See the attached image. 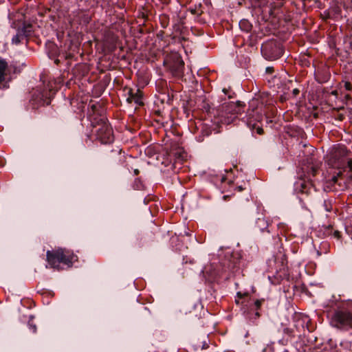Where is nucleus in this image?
Listing matches in <instances>:
<instances>
[{"instance_id":"17","label":"nucleus","mask_w":352,"mask_h":352,"mask_svg":"<svg viewBox=\"0 0 352 352\" xmlns=\"http://www.w3.org/2000/svg\"><path fill=\"white\" fill-rule=\"evenodd\" d=\"M342 175L343 173L342 171L338 172L336 175L332 177V178L328 182V183H332L333 184L337 183L338 177H340Z\"/></svg>"},{"instance_id":"4","label":"nucleus","mask_w":352,"mask_h":352,"mask_svg":"<svg viewBox=\"0 0 352 352\" xmlns=\"http://www.w3.org/2000/svg\"><path fill=\"white\" fill-rule=\"evenodd\" d=\"M261 52L266 59L273 60L278 59L282 56L283 50L278 42L269 41L263 44Z\"/></svg>"},{"instance_id":"32","label":"nucleus","mask_w":352,"mask_h":352,"mask_svg":"<svg viewBox=\"0 0 352 352\" xmlns=\"http://www.w3.org/2000/svg\"><path fill=\"white\" fill-rule=\"evenodd\" d=\"M134 173H135L136 175H138V174H139V170H137V169H135V170H134Z\"/></svg>"},{"instance_id":"26","label":"nucleus","mask_w":352,"mask_h":352,"mask_svg":"<svg viewBox=\"0 0 352 352\" xmlns=\"http://www.w3.org/2000/svg\"><path fill=\"white\" fill-rule=\"evenodd\" d=\"M299 90L298 89H294L293 91H292V94L294 95V96H296L297 95H298L299 94Z\"/></svg>"},{"instance_id":"25","label":"nucleus","mask_w":352,"mask_h":352,"mask_svg":"<svg viewBox=\"0 0 352 352\" xmlns=\"http://www.w3.org/2000/svg\"><path fill=\"white\" fill-rule=\"evenodd\" d=\"M274 72V68L273 67H267L266 68V72L268 73V74H272V72Z\"/></svg>"},{"instance_id":"14","label":"nucleus","mask_w":352,"mask_h":352,"mask_svg":"<svg viewBox=\"0 0 352 352\" xmlns=\"http://www.w3.org/2000/svg\"><path fill=\"white\" fill-rule=\"evenodd\" d=\"M327 234L330 235V234H332L333 235V236L335 238H336L337 239H341V234H340V232L338 230H335L332 233V226H329L327 228Z\"/></svg>"},{"instance_id":"22","label":"nucleus","mask_w":352,"mask_h":352,"mask_svg":"<svg viewBox=\"0 0 352 352\" xmlns=\"http://www.w3.org/2000/svg\"><path fill=\"white\" fill-rule=\"evenodd\" d=\"M256 132L259 135H262L264 133L263 129L260 126L256 127Z\"/></svg>"},{"instance_id":"7","label":"nucleus","mask_w":352,"mask_h":352,"mask_svg":"<svg viewBox=\"0 0 352 352\" xmlns=\"http://www.w3.org/2000/svg\"><path fill=\"white\" fill-rule=\"evenodd\" d=\"M204 307L199 302L190 303L185 309V314L190 319H196L201 317V312Z\"/></svg>"},{"instance_id":"23","label":"nucleus","mask_w":352,"mask_h":352,"mask_svg":"<svg viewBox=\"0 0 352 352\" xmlns=\"http://www.w3.org/2000/svg\"><path fill=\"white\" fill-rule=\"evenodd\" d=\"M344 116L342 113L338 114L337 118H336V119L340 121H342L344 120Z\"/></svg>"},{"instance_id":"27","label":"nucleus","mask_w":352,"mask_h":352,"mask_svg":"<svg viewBox=\"0 0 352 352\" xmlns=\"http://www.w3.org/2000/svg\"><path fill=\"white\" fill-rule=\"evenodd\" d=\"M91 110L95 113V111H96V109H97V106L96 104H92L91 106Z\"/></svg>"},{"instance_id":"2","label":"nucleus","mask_w":352,"mask_h":352,"mask_svg":"<svg viewBox=\"0 0 352 352\" xmlns=\"http://www.w3.org/2000/svg\"><path fill=\"white\" fill-rule=\"evenodd\" d=\"M349 151L344 146H337L333 148L327 155L328 164L332 167L342 168L345 163V158Z\"/></svg>"},{"instance_id":"16","label":"nucleus","mask_w":352,"mask_h":352,"mask_svg":"<svg viewBox=\"0 0 352 352\" xmlns=\"http://www.w3.org/2000/svg\"><path fill=\"white\" fill-rule=\"evenodd\" d=\"M23 38H24L23 36L18 30L16 35H15L12 38V42L15 44H19L21 42V40L23 39Z\"/></svg>"},{"instance_id":"8","label":"nucleus","mask_w":352,"mask_h":352,"mask_svg":"<svg viewBox=\"0 0 352 352\" xmlns=\"http://www.w3.org/2000/svg\"><path fill=\"white\" fill-rule=\"evenodd\" d=\"M91 126L94 128L96 127H102V125L109 124L107 123V120L104 116L101 115H94V116L91 118Z\"/></svg>"},{"instance_id":"12","label":"nucleus","mask_w":352,"mask_h":352,"mask_svg":"<svg viewBox=\"0 0 352 352\" xmlns=\"http://www.w3.org/2000/svg\"><path fill=\"white\" fill-rule=\"evenodd\" d=\"M142 98V92L140 90H138L135 94H133L131 91H130V97L128 98V100L131 102V100H134L135 103L142 105L143 102L141 101Z\"/></svg>"},{"instance_id":"33","label":"nucleus","mask_w":352,"mask_h":352,"mask_svg":"<svg viewBox=\"0 0 352 352\" xmlns=\"http://www.w3.org/2000/svg\"><path fill=\"white\" fill-rule=\"evenodd\" d=\"M345 98H346V99H351V96H350L349 95H346Z\"/></svg>"},{"instance_id":"5","label":"nucleus","mask_w":352,"mask_h":352,"mask_svg":"<svg viewBox=\"0 0 352 352\" xmlns=\"http://www.w3.org/2000/svg\"><path fill=\"white\" fill-rule=\"evenodd\" d=\"M47 261L53 268H59L60 263L69 265L72 263L71 258L66 256L63 250L58 249L55 251H47Z\"/></svg>"},{"instance_id":"11","label":"nucleus","mask_w":352,"mask_h":352,"mask_svg":"<svg viewBox=\"0 0 352 352\" xmlns=\"http://www.w3.org/2000/svg\"><path fill=\"white\" fill-rule=\"evenodd\" d=\"M7 68V62L4 60H0V83L5 80L6 71Z\"/></svg>"},{"instance_id":"28","label":"nucleus","mask_w":352,"mask_h":352,"mask_svg":"<svg viewBox=\"0 0 352 352\" xmlns=\"http://www.w3.org/2000/svg\"><path fill=\"white\" fill-rule=\"evenodd\" d=\"M255 316H256V318H259L261 316V314H260V313L258 311H256L255 312Z\"/></svg>"},{"instance_id":"1","label":"nucleus","mask_w":352,"mask_h":352,"mask_svg":"<svg viewBox=\"0 0 352 352\" xmlns=\"http://www.w3.org/2000/svg\"><path fill=\"white\" fill-rule=\"evenodd\" d=\"M331 324L339 329H352V305L336 309L331 318Z\"/></svg>"},{"instance_id":"34","label":"nucleus","mask_w":352,"mask_h":352,"mask_svg":"<svg viewBox=\"0 0 352 352\" xmlns=\"http://www.w3.org/2000/svg\"><path fill=\"white\" fill-rule=\"evenodd\" d=\"M238 296H239L240 298H241V297H242V295H241V293H238Z\"/></svg>"},{"instance_id":"24","label":"nucleus","mask_w":352,"mask_h":352,"mask_svg":"<svg viewBox=\"0 0 352 352\" xmlns=\"http://www.w3.org/2000/svg\"><path fill=\"white\" fill-rule=\"evenodd\" d=\"M318 168L316 167H311V174L313 176H315L317 173Z\"/></svg>"},{"instance_id":"36","label":"nucleus","mask_w":352,"mask_h":352,"mask_svg":"<svg viewBox=\"0 0 352 352\" xmlns=\"http://www.w3.org/2000/svg\"><path fill=\"white\" fill-rule=\"evenodd\" d=\"M223 91L226 94L227 90H226V89H223Z\"/></svg>"},{"instance_id":"9","label":"nucleus","mask_w":352,"mask_h":352,"mask_svg":"<svg viewBox=\"0 0 352 352\" xmlns=\"http://www.w3.org/2000/svg\"><path fill=\"white\" fill-rule=\"evenodd\" d=\"M257 102H258L257 100H253L252 101L251 107L252 108L248 109V116L249 117V118L250 120L251 119H254L255 120L259 121L261 119V118H262L261 114V113H256V114L254 113L255 110L257 109V107H256Z\"/></svg>"},{"instance_id":"21","label":"nucleus","mask_w":352,"mask_h":352,"mask_svg":"<svg viewBox=\"0 0 352 352\" xmlns=\"http://www.w3.org/2000/svg\"><path fill=\"white\" fill-rule=\"evenodd\" d=\"M210 107L208 104H205L203 105V109L205 110L207 113H210Z\"/></svg>"},{"instance_id":"6","label":"nucleus","mask_w":352,"mask_h":352,"mask_svg":"<svg viewBox=\"0 0 352 352\" xmlns=\"http://www.w3.org/2000/svg\"><path fill=\"white\" fill-rule=\"evenodd\" d=\"M96 135L102 144L111 143L114 139L112 129L109 124H104L98 128L96 131Z\"/></svg>"},{"instance_id":"19","label":"nucleus","mask_w":352,"mask_h":352,"mask_svg":"<svg viewBox=\"0 0 352 352\" xmlns=\"http://www.w3.org/2000/svg\"><path fill=\"white\" fill-rule=\"evenodd\" d=\"M346 90L352 91V84L349 81H343Z\"/></svg>"},{"instance_id":"20","label":"nucleus","mask_w":352,"mask_h":352,"mask_svg":"<svg viewBox=\"0 0 352 352\" xmlns=\"http://www.w3.org/2000/svg\"><path fill=\"white\" fill-rule=\"evenodd\" d=\"M263 301H264L263 299H262V300H256L254 302V306H255L256 310H258V309H259L261 308V304H262Z\"/></svg>"},{"instance_id":"15","label":"nucleus","mask_w":352,"mask_h":352,"mask_svg":"<svg viewBox=\"0 0 352 352\" xmlns=\"http://www.w3.org/2000/svg\"><path fill=\"white\" fill-rule=\"evenodd\" d=\"M173 155L178 160L183 161L184 158L186 157V154L182 151H176L174 152Z\"/></svg>"},{"instance_id":"10","label":"nucleus","mask_w":352,"mask_h":352,"mask_svg":"<svg viewBox=\"0 0 352 352\" xmlns=\"http://www.w3.org/2000/svg\"><path fill=\"white\" fill-rule=\"evenodd\" d=\"M33 27L31 24H23L21 28H19L18 30L23 36V37H28L32 34L33 31Z\"/></svg>"},{"instance_id":"3","label":"nucleus","mask_w":352,"mask_h":352,"mask_svg":"<svg viewBox=\"0 0 352 352\" xmlns=\"http://www.w3.org/2000/svg\"><path fill=\"white\" fill-rule=\"evenodd\" d=\"M164 65L168 68L173 75L181 76L183 74L184 62L177 53L168 55L164 60Z\"/></svg>"},{"instance_id":"35","label":"nucleus","mask_w":352,"mask_h":352,"mask_svg":"<svg viewBox=\"0 0 352 352\" xmlns=\"http://www.w3.org/2000/svg\"><path fill=\"white\" fill-rule=\"evenodd\" d=\"M239 190H243V188H242L241 186H239Z\"/></svg>"},{"instance_id":"31","label":"nucleus","mask_w":352,"mask_h":352,"mask_svg":"<svg viewBox=\"0 0 352 352\" xmlns=\"http://www.w3.org/2000/svg\"><path fill=\"white\" fill-rule=\"evenodd\" d=\"M236 104H237V106H238V107L243 106V104H241V102H239H239H237Z\"/></svg>"},{"instance_id":"18","label":"nucleus","mask_w":352,"mask_h":352,"mask_svg":"<svg viewBox=\"0 0 352 352\" xmlns=\"http://www.w3.org/2000/svg\"><path fill=\"white\" fill-rule=\"evenodd\" d=\"M300 187H301V188H300V192H301L302 194H303V193L309 194V190H306V188H307V184H306L305 183L302 182V183H301V184H300Z\"/></svg>"},{"instance_id":"13","label":"nucleus","mask_w":352,"mask_h":352,"mask_svg":"<svg viewBox=\"0 0 352 352\" xmlns=\"http://www.w3.org/2000/svg\"><path fill=\"white\" fill-rule=\"evenodd\" d=\"M346 168H349V170L347 172V177L349 179H352V159H349L347 161V164L346 166H342V168L344 169V171H346Z\"/></svg>"},{"instance_id":"30","label":"nucleus","mask_w":352,"mask_h":352,"mask_svg":"<svg viewBox=\"0 0 352 352\" xmlns=\"http://www.w3.org/2000/svg\"><path fill=\"white\" fill-rule=\"evenodd\" d=\"M331 94H332V95H335V96H336V95L338 94V91H337V90H334V91H333L331 92Z\"/></svg>"},{"instance_id":"29","label":"nucleus","mask_w":352,"mask_h":352,"mask_svg":"<svg viewBox=\"0 0 352 352\" xmlns=\"http://www.w3.org/2000/svg\"><path fill=\"white\" fill-rule=\"evenodd\" d=\"M228 106H230V104H226L225 103V104H223V108L227 107H228ZM230 106H231V107H233V106H234V104H230Z\"/></svg>"},{"instance_id":"37","label":"nucleus","mask_w":352,"mask_h":352,"mask_svg":"<svg viewBox=\"0 0 352 352\" xmlns=\"http://www.w3.org/2000/svg\"><path fill=\"white\" fill-rule=\"evenodd\" d=\"M302 1H305L306 0H302Z\"/></svg>"}]
</instances>
